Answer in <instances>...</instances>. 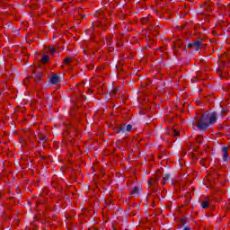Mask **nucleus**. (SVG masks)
<instances>
[{
  "instance_id": "f257e3e1",
  "label": "nucleus",
  "mask_w": 230,
  "mask_h": 230,
  "mask_svg": "<svg viewBox=\"0 0 230 230\" xmlns=\"http://www.w3.org/2000/svg\"><path fill=\"white\" fill-rule=\"evenodd\" d=\"M215 123H217V112L206 111L201 115L199 121L196 122V127L201 132H206Z\"/></svg>"
},
{
  "instance_id": "f03ea898",
  "label": "nucleus",
  "mask_w": 230,
  "mask_h": 230,
  "mask_svg": "<svg viewBox=\"0 0 230 230\" xmlns=\"http://www.w3.org/2000/svg\"><path fill=\"white\" fill-rule=\"evenodd\" d=\"M132 130V125L131 124H122L120 127H117L115 128L116 134H120L121 136L128 134Z\"/></svg>"
},
{
  "instance_id": "7ed1b4c3",
  "label": "nucleus",
  "mask_w": 230,
  "mask_h": 230,
  "mask_svg": "<svg viewBox=\"0 0 230 230\" xmlns=\"http://www.w3.org/2000/svg\"><path fill=\"white\" fill-rule=\"evenodd\" d=\"M187 48L189 49H192L193 51H199L200 48H202V43L200 41H194V42L189 43L187 45Z\"/></svg>"
},
{
  "instance_id": "20e7f679",
  "label": "nucleus",
  "mask_w": 230,
  "mask_h": 230,
  "mask_svg": "<svg viewBox=\"0 0 230 230\" xmlns=\"http://www.w3.org/2000/svg\"><path fill=\"white\" fill-rule=\"evenodd\" d=\"M228 146H223L221 149L222 155H223V161L226 163L227 159H229V153H227Z\"/></svg>"
},
{
  "instance_id": "39448f33",
  "label": "nucleus",
  "mask_w": 230,
  "mask_h": 230,
  "mask_svg": "<svg viewBox=\"0 0 230 230\" xmlns=\"http://www.w3.org/2000/svg\"><path fill=\"white\" fill-rule=\"evenodd\" d=\"M42 76H44L42 75V73L38 72L37 70H35L31 75V78H33L36 82H39V80H40V78H42Z\"/></svg>"
},
{
  "instance_id": "423d86ee",
  "label": "nucleus",
  "mask_w": 230,
  "mask_h": 230,
  "mask_svg": "<svg viewBox=\"0 0 230 230\" xmlns=\"http://www.w3.org/2000/svg\"><path fill=\"white\" fill-rule=\"evenodd\" d=\"M49 81L53 84V85H57V84L60 82V76L58 75H54L50 77Z\"/></svg>"
},
{
  "instance_id": "0eeeda50",
  "label": "nucleus",
  "mask_w": 230,
  "mask_h": 230,
  "mask_svg": "<svg viewBox=\"0 0 230 230\" xmlns=\"http://www.w3.org/2000/svg\"><path fill=\"white\" fill-rule=\"evenodd\" d=\"M47 139H48V137H46V135H40L38 137V142L42 145H44V143H46Z\"/></svg>"
},
{
  "instance_id": "6e6552de",
  "label": "nucleus",
  "mask_w": 230,
  "mask_h": 230,
  "mask_svg": "<svg viewBox=\"0 0 230 230\" xmlns=\"http://www.w3.org/2000/svg\"><path fill=\"white\" fill-rule=\"evenodd\" d=\"M163 179L164 181V184H166V182H168V181H172V175L168 172L163 174Z\"/></svg>"
},
{
  "instance_id": "1a4fd4ad",
  "label": "nucleus",
  "mask_w": 230,
  "mask_h": 230,
  "mask_svg": "<svg viewBox=\"0 0 230 230\" xmlns=\"http://www.w3.org/2000/svg\"><path fill=\"white\" fill-rule=\"evenodd\" d=\"M131 195H135V197H139V187L135 186L131 190Z\"/></svg>"
},
{
  "instance_id": "9d476101",
  "label": "nucleus",
  "mask_w": 230,
  "mask_h": 230,
  "mask_svg": "<svg viewBox=\"0 0 230 230\" xmlns=\"http://www.w3.org/2000/svg\"><path fill=\"white\" fill-rule=\"evenodd\" d=\"M48 53H49V55H51V57H53L55 55V53H57V50L55 49V47L50 46L47 49Z\"/></svg>"
},
{
  "instance_id": "9b49d317",
  "label": "nucleus",
  "mask_w": 230,
  "mask_h": 230,
  "mask_svg": "<svg viewBox=\"0 0 230 230\" xmlns=\"http://www.w3.org/2000/svg\"><path fill=\"white\" fill-rule=\"evenodd\" d=\"M217 63H218V66H220V67H226V66H227V63H226V62H224V60H222V59H217Z\"/></svg>"
},
{
  "instance_id": "f8f14e48",
  "label": "nucleus",
  "mask_w": 230,
  "mask_h": 230,
  "mask_svg": "<svg viewBox=\"0 0 230 230\" xmlns=\"http://www.w3.org/2000/svg\"><path fill=\"white\" fill-rule=\"evenodd\" d=\"M201 208H202L203 209H206V208H209V201H208V200L203 201V202L201 203Z\"/></svg>"
},
{
  "instance_id": "ddd939ff",
  "label": "nucleus",
  "mask_w": 230,
  "mask_h": 230,
  "mask_svg": "<svg viewBox=\"0 0 230 230\" xmlns=\"http://www.w3.org/2000/svg\"><path fill=\"white\" fill-rule=\"evenodd\" d=\"M181 46H182V41L181 40H177L174 43V48H181Z\"/></svg>"
},
{
  "instance_id": "4468645a",
  "label": "nucleus",
  "mask_w": 230,
  "mask_h": 230,
  "mask_svg": "<svg viewBox=\"0 0 230 230\" xmlns=\"http://www.w3.org/2000/svg\"><path fill=\"white\" fill-rule=\"evenodd\" d=\"M72 62L71 58H65L64 59V63L66 65V66H69V63Z\"/></svg>"
},
{
  "instance_id": "2eb2a0df",
  "label": "nucleus",
  "mask_w": 230,
  "mask_h": 230,
  "mask_svg": "<svg viewBox=\"0 0 230 230\" xmlns=\"http://www.w3.org/2000/svg\"><path fill=\"white\" fill-rule=\"evenodd\" d=\"M117 93H118V89L112 88V90H111L112 96H116Z\"/></svg>"
},
{
  "instance_id": "dca6fc26",
  "label": "nucleus",
  "mask_w": 230,
  "mask_h": 230,
  "mask_svg": "<svg viewBox=\"0 0 230 230\" xmlns=\"http://www.w3.org/2000/svg\"><path fill=\"white\" fill-rule=\"evenodd\" d=\"M49 62V58H41V64H48Z\"/></svg>"
},
{
  "instance_id": "f3484780",
  "label": "nucleus",
  "mask_w": 230,
  "mask_h": 230,
  "mask_svg": "<svg viewBox=\"0 0 230 230\" xmlns=\"http://www.w3.org/2000/svg\"><path fill=\"white\" fill-rule=\"evenodd\" d=\"M196 62H197L198 64H204V62H206V60L197 58V59H196Z\"/></svg>"
},
{
  "instance_id": "a211bd4d",
  "label": "nucleus",
  "mask_w": 230,
  "mask_h": 230,
  "mask_svg": "<svg viewBox=\"0 0 230 230\" xmlns=\"http://www.w3.org/2000/svg\"><path fill=\"white\" fill-rule=\"evenodd\" d=\"M173 136H179L180 132L177 129H172Z\"/></svg>"
},
{
  "instance_id": "6ab92c4d",
  "label": "nucleus",
  "mask_w": 230,
  "mask_h": 230,
  "mask_svg": "<svg viewBox=\"0 0 230 230\" xmlns=\"http://www.w3.org/2000/svg\"><path fill=\"white\" fill-rule=\"evenodd\" d=\"M183 230H191V228L189 226H186Z\"/></svg>"
},
{
  "instance_id": "aec40b11",
  "label": "nucleus",
  "mask_w": 230,
  "mask_h": 230,
  "mask_svg": "<svg viewBox=\"0 0 230 230\" xmlns=\"http://www.w3.org/2000/svg\"><path fill=\"white\" fill-rule=\"evenodd\" d=\"M41 58H49V56L44 55V56L41 57Z\"/></svg>"
},
{
  "instance_id": "412c9836",
  "label": "nucleus",
  "mask_w": 230,
  "mask_h": 230,
  "mask_svg": "<svg viewBox=\"0 0 230 230\" xmlns=\"http://www.w3.org/2000/svg\"><path fill=\"white\" fill-rule=\"evenodd\" d=\"M148 186H152L154 183L152 181H147Z\"/></svg>"
},
{
  "instance_id": "4be33fe9",
  "label": "nucleus",
  "mask_w": 230,
  "mask_h": 230,
  "mask_svg": "<svg viewBox=\"0 0 230 230\" xmlns=\"http://www.w3.org/2000/svg\"><path fill=\"white\" fill-rule=\"evenodd\" d=\"M221 114L224 116V114H226V110L221 111Z\"/></svg>"
},
{
  "instance_id": "5701e85b",
  "label": "nucleus",
  "mask_w": 230,
  "mask_h": 230,
  "mask_svg": "<svg viewBox=\"0 0 230 230\" xmlns=\"http://www.w3.org/2000/svg\"><path fill=\"white\" fill-rule=\"evenodd\" d=\"M129 215H131V217H134V215H136V212H130Z\"/></svg>"
},
{
  "instance_id": "b1692460",
  "label": "nucleus",
  "mask_w": 230,
  "mask_h": 230,
  "mask_svg": "<svg viewBox=\"0 0 230 230\" xmlns=\"http://www.w3.org/2000/svg\"><path fill=\"white\" fill-rule=\"evenodd\" d=\"M119 65H120V66H123V63L119 62Z\"/></svg>"
},
{
  "instance_id": "393cba45",
  "label": "nucleus",
  "mask_w": 230,
  "mask_h": 230,
  "mask_svg": "<svg viewBox=\"0 0 230 230\" xmlns=\"http://www.w3.org/2000/svg\"><path fill=\"white\" fill-rule=\"evenodd\" d=\"M160 62H163V58L160 59Z\"/></svg>"
},
{
  "instance_id": "a878e982",
  "label": "nucleus",
  "mask_w": 230,
  "mask_h": 230,
  "mask_svg": "<svg viewBox=\"0 0 230 230\" xmlns=\"http://www.w3.org/2000/svg\"><path fill=\"white\" fill-rule=\"evenodd\" d=\"M115 67L118 69V65H116Z\"/></svg>"
}]
</instances>
